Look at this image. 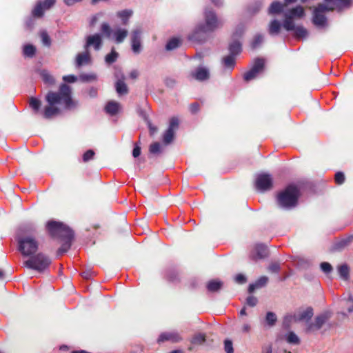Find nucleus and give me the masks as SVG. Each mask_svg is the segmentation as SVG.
<instances>
[{
    "label": "nucleus",
    "mask_w": 353,
    "mask_h": 353,
    "mask_svg": "<svg viewBox=\"0 0 353 353\" xmlns=\"http://www.w3.org/2000/svg\"><path fill=\"white\" fill-rule=\"evenodd\" d=\"M32 225L22 226L19 230L17 237L19 250L25 256H32L38 250L39 243L31 234L34 231Z\"/></svg>",
    "instance_id": "nucleus-2"
},
{
    "label": "nucleus",
    "mask_w": 353,
    "mask_h": 353,
    "mask_svg": "<svg viewBox=\"0 0 353 353\" xmlns=\"http://www.w3.org/2000/svg\"><path fill=\"white\" fill-rule=\"evenodd\" d=\"M305 14L304 9L301 6H296L284 12L285 19L283 21V26L288 30L294 29V19H300Z\"/></svg>",
    "instance_id": "nucleus-8"
},
{
    "label": "nucleus",
    "mask_w": 353,
    "mask_h": 353,
    "mask_svg": "<svg viewBox=\"0 0 353 353\" xmlns=\"http://www.w3.org/2000/svg\"><path fill=\"white\" fill-rule=\"evenodd\" d=\"M273 184L272 176L267 173L259 174L255 179V188L261 192H264L272 189Z\"/></svg>",
    "instance_id": "nucleus-10"
},
{
    "label": "nucleus",
    "mask_w": 353,
    "mask_h": 353,
    "mask_svg": "<svg viewBox=\"0 0 353 353\" xmlns=\"http://www.w3.org/2000/svg\"><path fill=\"white\" fill-rule=\"evenodd\" d=\"M352 241H353V236L352 235L349 236L347 238L342 239L339 242V246H340V248H343V247L347 245L349 243H350Z\"/></svg>",
    "instance_id": "nucleus-48"
},
{
    "label": "nucleus",
    "mask_w": 353,
    "mask_h": 353,
    "mask_svg": "<svg viewBox=\"0 0 353 353\" xmlns=\"http://www.w3.org/2000/svg\"><path fill=\"white\" fill-rule=\"evenodd\" d=\"M115 77L117 79L115 83L116 91L119 95L126 94L128 92V88L127 85L125 83V77L121 72H117L115 73Z\"/></svg>",
    "instance_id": "nucleus-16"
},
{
    "label": "nucleus",
    "mask_w": 353,
    "mask_h": 353,
    "mask_svg": "<svg viewBox=\"0 0 353 353\" xmlns=\"http://www.w3.org/2000/svg\"><path fill=\"white\" fill-rule=\"evenodd\" d=\"M246 302L248 305L254 307L257 303V299L253 296H250L247 298Z\"/></svg>",
    "instance_id": "nucleus-54"
},
{
    "label": "nucleus",
    "mask_w": 353,
    "mask_h": 353,
    "mask_svg": "<svg viewBox=\"0 0 353 353\" xmlns=\"http://www.w3.org/2000/svg\"><path fill=\"white\" fill-rule=\"evenodd\" d=\"M235 56L229 54L223 58V63L225 68H233L235 65Z\"/></svg>",
    "instance_id": "nucleus-31"
},
{
    "label": "nucleus",
    "mask_w": 353,
    "mask_h": 353,
    "mask_svg": "<svg viewBox=\"0 0 353 353\" xmlns=\"http://www.w3.org/2000/svg\"><path fill=\"white\" fill-rule=\"evenodd\" d=\"M276 321H277V318H276V314L274 312H268L266 314L265 321L269 326L272 327V326L274 325Z\"/></svg>",
    "instance_id": "nucleus-38"
},
{
    "label": "nucleus",
    "mask_w": 353,
    "mask_h": 353,
    "mask_svg": "<svg viewBox=\"0 0 353 353\" xmlns=\"http://www.w3.org/2000/svg\"><path fill=\"white\" fill-rule=\"evenodd\" d=\"M205 341V336L204 334H196L192 339L191 343L194 345H201Z\"/></svg>",
    "instance_id": "nucleus-37"
},
{
    "label": "nucleus",
    "mask_w": 353,
    "mask_h": 353,
    "mask_svg": "<svg viewBox=\"0 0 353 353\" xmlns=\"http://www.w3.org/2000/svg\"><path fill=\"white\" fill-rule=\"evenodd\" d=\"M133 11L130 9H125L117 12V16L121 19L123 25L128 23L129 19L132 17Z\"/></svg>",
    "instance_id": "nucleus-23"
},
{
    "label": "nucleus",
    "mask_w": 353,
    "mask_h": 353,
    "mask_svg": "<svg viewBox=\"0 0 353 353\" xmlns=\"http://www.w3.org/2000/svg\"><path fill=\"white\" fill-rule=\"evenodd\" d=\"M264 41V37L261 34H256L250 43V46L252 49H256L261 46Z\"/></svg>",
    "instance_id": "nucleus-30"
},
{
    "label": "nucleus",
    "mask_w": 353,
    "mask_h": 353,
    "mask_svg": "<svg viewBox=\"0 0 353 353\" xmlns=\"http://www.w3.org/2000/svg\"><path fill=\"white\" fill-rule=\"evenodd\" d=\"M90 61V57L88 52H85L83 53H79L77 55L76 57V65L77 67H80L85 64H88Z\"/></svg>",
    "instance_id": "nucleus-22"
},
{
    "label": "nucleus",
    "mask_w": 353,
    "mask_h": 353,
    "mask_svg": "<svg viewBox=\"0 0 353 353\" xmlns=\"http://www.w3.org/2000/svg\"><path fill=\"white\" fill-rule=\"evenodd\" d=\"M264 65V59L260 58L256 59L252 68L244 74L243 78L245 81H250L255 79L259 73L262 72Z\"/></svg>",
    "instance_id": "nucleus-11"
},
{
    "label": "nucleus",
    "mask_w": 353,
    "mask_h": 353,
    "mask_svg": "<svg viewBox=\"0 0 353 353\" xmlns=\"http://www.w3.org/2000/svg\"><path fill=\"white\" fill-rule=\"evenodd\" d=\"M262 353H272V348L270 345H266L263 348Z\"/></svg>",
    "instance_id": "nucleus-62"
},
{
    "label": "nucleus",
    "mask_w": 353,
    "mask_h": 353,
    "mask_svg": "<svg viewBox=\"0 0 353 353\" xmlns=\"http://www.w3.org/2000/svg\"><path fill=\"white\" fill-rule=\"evenodd\" d=\"M223 283L218 280H212L208 282L207 288L210 292H216L221 288Z\"/></svg>",
    "instance_id": "nucleus-29"
},
{
    "label": "nucleus",
    "mask_w": 353,
    "mask_h": 353,
    "mask_svg": "<svg viewBox=\"0 0 353 353\" xmlns=\"http://www.w3.org/2000/svg\"><path fill=\"white\" fill-rule=\"evenodd\" d=\"M118 55V53L112 50L110 54L105 56V61L108 64L112 63L117 60Z\"/></svg>",
    "instance_id": "nucleus-40"
},
{
    "label": "nucleus",
    "mask_w": 353,
    "mask_h": 353,
    "mask_svg": "<svg viewBox=\"0 0 353 353\" xmlns=\"http://www.w3.org/2000/svg\"><path fill=\"white\" fill-rule=\"evenodd\" d=\"M44 9L42 1L38 2L32 10V15L35 17H41L43 14Z\"/></svg>",
    "instance_id": "nucleus-33"
},
{
    "label": "nucleus",
    "mask_w": 353,
    "mask_h": 353,
    "mask_svg": "<svg viewBox=\"0 0 353 353\" xmlns=\"http://www.w3.org/2000/svg\"><path fill=\"white\" fill-rule=\"evenodd\" d=\"M235 281L238 283H244L246 281V278L243 274H239L235 276Z\"/></svg>",
    "instance_id": "nucleus-56"
},
{
    "label": "nucleus",
    "mask_w": 353,
    "mask_h": 353,
    "mask_svg": "<svg viewBox=\"0 0 353 353\" xmlns=\"http://www.w3.org/2000/svg\"><path fill=\"white\" fill-rule=\"evenodd\" d=\"M41 37L42 42L44 45L50 46V39L46 32H42L41 33Z\"/></svg>",
    "instance_id": "nucleus-50"
},
{
    "label": "nucleus",
    "mask_w": 353,
    "mask_h": 353,
    "mask_svg": "<svg viewBox=\"0 0 353 353\" xmlns=\"http://www.w3.org/2000/svg\"><path fill=\"white\" fill-rule=\"evenodd\" d=\"M42 80L48 85H53L54 83V79L46 70H42L40 73Z\"/></svg>",
    "instance_id": "nucleus-32"
},
{
    "label": "nucleus",
    "mask_w": 353,
    "mask_h": 353,
    "mask_svg": "<svg viewBox=\"0 0 353 353\" xmlns=\"http://www.w3.org/2000/svg\"><path fill=\"white\" fill-rule=\"evenodd\" d=\"M182 340L180 334L176 331L165 332L160 334L157 339L159 343L165 341H170L172 343H178Z\"/></svg>",
    "instance_id": "nucleus-15"
},
{
    "label": "nucleus",
    "mask_w": 353,
    "mask_h": 353,
    "mask_svg": "<svg viewBox=\"0 0 353 353\" xmlns=\"http://www.w3.org/2000/svg\"><path fill=\"white\" fill-rule=\"evenodd\" d=\"M141 34L142 30L140 28L134 29L131 33L132 50L135 54H139L141 50Z\"/></svg>",
    "instance_id": "nucleus-14"
},
{
    "label": "nucleus",
    "mask_w": 353,
    "mask_h": 353,
    "mask_svg": "<svg viewBox=\"0 0 353 353\" xmlns=\"http://www.w3.org/2000/svg\"><path fill=\"white\" fill-rule=\"evenodd\" d=\"M338 272L340 277L344 280L347 281L349 279V268L347 265L343 264L338 267Z\"/></svg>",
    "instance_id": "nucleus-28"
},
{
    "label": "nucleus",
    "mask_w": 353,
    "mask_h": 353,
    "mask_svg": "<svg viewBox=\"0 0 353 353\" xmlns=\"http://www.w3.org/2000/svg\"><path fill=\"white\" fill-rule=\"evenodd\" d=\"M281 26V23L277 19L271 21L268 28L269 34L273 36L277 35L280 32Z\"/></svg>",
    "instance_id": "nucleus-21"
},
{
    "label": "nucleus",
    "mask_w": 353,
    "mask_h": 353,
    "mask_svg": "<svg viewBox=\"0 0 353 353\" xmlns=\"http://www.w3.org/2000/svg\"><path fill=\"white\" fill-rule=\"evenodd\" d=\"M88 94L90 97H95L97 95V89L94 88H91L88 90Z\"/></svg>",
    "instance_id": "nucleus-58"
},
{
    "label": "nucleus",
    "mask_w": 353,
    "mask_h": 353,
    "mask_svg": "<svg viewBox=\"0 0 353 353\" xmlns=\"http://www.w3.org/2000/svg\"><path fill=\"white\" fill-rule=\"evenodd\" d=\"M268 270L273 273H277L280 270V265L277 263H272L269 265Z\"/></svg>",
    "instance_id": "nucleus-52"
},
{
    "label": "nucleus",
    "mask_w": 353,
    "mask_h": 353,
    "mask_svg": "<svg viewBox=\"0 0 353 353\" xmlns=\"http://www.w3.org/2000/svg\"><path fill=\"white\" fill-rule=\"evenodd\" d=\"M94 155V152L92 150H89L87 152H85L83 156V161L86 162L89 160L92 159Z\"/></svg>",
    "instance_id": "nucleus-51"
},
{
    "label": "nucleus",
    "mask_w": 353,
    "mask_h": 353,
    "mask_svg": "<svg viewBox=\"0 0 353 353\" xmlns=\"http://www.w3.org/2000/svg\"><path fill=\"white\" fill-rule=\"evenodd\" d=\"M161 151V145L158 142H155L150 145V152L152 154H157Z\"/></svg>",
    "instance_id": "nucleus-46"
},
{
    "label": "nucleus",
    "mask_w": 353,
    "mask_h": 353,
    "mask_svg": "<svg viewBox=\"0 0 353 353\" xmlns=\"http://www.w3.org/2000/svg\"><path fill=\"white\" fill-rule=\"evenodd\" d=\"M121 105L116 101H110L105 105V110L110 115H115L120 110Z\"/></svg>",
    "instance_id": "nucleus-24"
},
{
    "label": "nucleus",
    "mask_w": 353,
    "mask_h": 353,
    "mask_svg": "<svg viewBox=\"0 0 353 353\" xmlns=\"http://www.w3.org/2000/svg\"><path fill=\"white\" fill-rule=\"evenodd\" d=\"M50 263L51 260L50 258L43 253L32 256L24 261V265L26 268L39 272H43L47 270Z\"/></svg>",
    "instance_id": "nucleus-7"
},
{
    "label": "nucleus",
    "mask_w": 353,
    "mask_h": 353,
    "mask_svg": "<svg viewBox=\"0 0 353 353\" xmlns=\"http://www.w3.org/2000/svg\"><path fill=\"white\" fill-rule=\"evenodd\" d=\"M63 80L68 83H74L77 80V77L73 74L63 77Z\"/></svg>",
    "instance_id": "nucleus-53"
},
{
    "label": "nucleus",
    "mask_w": 353,
    "mask_h": 353,
    "mask_svg": "<svg viewBox=\"0 0 353 353\" xmlns=\"http://www.w3.org/2000/svg\"><path fill=\"white\" fill-rule=\"evenodd\" d=\"M80 79L83 81H91L97 79V76L94 74H82L80 75Z\"/></svg>",
    "instance_id": "nucleus-44"
},
{
    "label": "nucleus",
    "mask_w": 353,
    "mask_h": 353,
    "mask_svg": "<svg viewBox=\"0 0 353 353\" xmlns=\"http://www.w3.org/2000/svg\"><path fill=\"white\" fill-rule=\"evenodd\" d=\"M285 6H286L285 3L283 4L279 1H274L268 9V13L269 14H279L283 12Z\"/></svg>",
    "instance_id": "nucleus-25"
},
{
    "label": "nucleus",
    "mask_w": 353,
    "mask_h": 353,
    "mask_svg": "<svg viewBox=\"0 0 353 353\" xmlns=\"http://www.w3.org/2000/svg\"><path fill=\"white\" fill-rule=\"evenodd\" d=\"M181 41L177 38H172L168 41L166 44L165 48L167 50H172L179 46Z\"/></svg>",
    "instance_id": "nucleus-35"
},
{
    "label": "nucleus",
    "mask_w": 353,
    "mask_h": 353,
    "mask_svg": "<svg viewBox=\"0 0 353 353\" xmlns=\"http://www.w3.org/2000/svg\"><path fill=\"white\" fill-rule=\"evenodd\" d=\"M299 190L294 185H290L279 193L277 202L280 207L285 209L294 208L297 204Z\"/></svg>",
    "instance_id": "nucleus-5"
},
{
    "label": "nucleus",
    "mask_w": 353,
    "mask_h": 353,
    "mask_svg": "<svg viewBox=\"0 0 353 353\" xmlns=\"http://www.w3.org/2000/svg\"><path fill=\"white\" fill-rule=\"evenodd\" d=\"M334 179L336 183L342 184L345 181L344 174L341 172L336 173Z\"/></svg>",
    "instance_id": "nucleus-49"
},
{
    "label": "nucleus",
    "mask_w": 353,
    "mask_h": 353,
    "mask_svg": "<svg viewBox=\"0 0 353 353\" xmlns=\"http://www.w3.org/2000/svg\"><path fill=\"white\" fill-rule=\"evenodd\" d=\"M35 48L32 45H26L23 48V54L25 56L32 57L35 53Z\"/></svg>",
    "instance_id": "nucleus-41"
},
{
    "label": "nucleus",
    "mask_w": 353,
    "mask_h": 353,
    "mask_svg": "<svg viewBox=\"0 0 353 353\" xmlns=\"http://www.w3.org/2000/svg\"><path fill=\"white\" fill-rule=\"evenodd\" d=\"M250 329H251V327L248 323H245L242 326V332H243L248 333V332H249L250 331Z\"/></svg>",
    "instance_id": "nucleus-64"
},
{
    "label": "nucleus",
    "mask_w": 353,
    "mask_h": 353,
    "mask_svg": "<svg viewBox=\"0 0 353 353\" xmlns=\"http://www.w3.org/2000/svg\"><path fill=\"white\" fill-rule=\"evenodd\" d=\"M332 313L330 311H325L316 316L314 321L308 324L307 330L309 332L319 330L331 318Z\"/></svg>",
    "instance_id": "nucleus-12"
},
{
    "label": "nucleus",
    "mask_w": 353,
    "mask_h": 353,
    "mask_svg": "<svg viewBox=\"0 0 353 353\" xmlns=\"http://www.w3.org/2000/svg\"><path fill=\"white\" fill-rule=\"evenodd\" d=\"M55 1L56 0H44V1L42 2L44 9H50L52 6H54Z\"/></svg>",
    "instance_id": "nucleus-55"
},
{
    "label": "nucleus",
    "mask_w": 353,
    "mask_h": 353,
    "mask_svg": "<svg viewBox=\"0 0 353 353\" xmlns=\"http://www.w3.org/2000/svg\"><path fill=\"white\" fill-rule=\"evenodd\" d=\"M292 30L294 31L295 36L299 39L305 38L307 35V32L306 29H305L302 26L296 27L294 26V29H293Z\"/></svg>",
    "instance_id": "nucleus-36"
},
{
    "label": "nucleus",
    "mask_w": 353,
    "mask_h": 353,
    "mask_svg": "<svg viewBox=\"0 0 353 353\" xmlns=\"http://www.w3.org/2000/svg\"><path fill=\"white\" fill-rule=\"evenodd\" d=\"M102 44L101 37L99 34L88 36L87 37L85 48L93 46L94 49L99 50Z\"/></svg>",
    "instance_id": "nucleus-19"
},
{
    "label": "nucleus",
    "mask_w": 353,
    "mask_h": 353,
    "mask_svg": "<svg viewBox=\"0 0 353 353\" xmlns=\"http://www.w3.org/2000/svg\"><path fill=\"white\" fill-rule=\"evenodd\" d=\"M340 305L343 309L345 308L347 310V313L343 310L338 313V315H342L343 317L347 316V314L353 312V296L351 294H348L347 298H343L341 300Z\"/></svg>",
    "instance_id": "nucleus-17"
},
{
    "label": "nucleus",
    "mask_w": 353,
    "mask_h": 353,
    "mask_svg": "<svg viewBox=\"0 0 353 353\" xmlns=\"http://www.w3.org/2000/svg\"><path fill=\"white\" fill-rule=\"evenodd\" d=\"M128 34V31L120 27H117L112 30V36L110 39H112L116 43H121Z\"/></svg>",
    "instance_id": "nucleus-18"
},
{
    "label": "nucleus",
    "mask_w": 353,
    "mask_h": 353,
    "mask_svg": "<svg viewBox=\"0 0 353 353\" xmlns=\"http://www.w3.org/2000/svg\"><path fill=\"white\" fill-rule=\"evenodd\" d=\"M140 154H141V148L139 146H138L137 145H136L133 149L132 155L134 158H137L140 155Z\"/></svg>",
    "instance_id": "nucleus-57"
},
{
    "label": "nucleus",
    "mask_w": 353,
    "mask_h": 353,
    "mask_svg": "<svg viewBox=\"0 0 353 353\" xmlns=\"http://www.w3.org/2000/svg\"><path fill=\"white\" fill-rule=\"evenodd\" d=\"M47 228L50 235L54 238H59L63 243L58 250L59 254L67 252L70 248L71 241L73 238V232L63 223L54 221H48Z\"/></svg>",
    "instance_id": "nucleus-3"
},
{
    "label": "nucleus",
    "mask_w": 353,
    "mask_h": 353,
    "mask_svg": "<svg viewBox=\"0 0 353 353\" xmlns=\"http://www.w3.org/2000/svg\"><path fill=\"white\" fill-rule=\"evenodd\" d=\"M199 110V105L197 103H192L190 106V110L192 113H196Z\"/></svg>",
    "instance_id": "nucleus-59"
},
{
    "label": "nucleus",
    "mask_w": 353,
    "mask_h": 353,
    "mask_svg": "<svg viewBox=\"0 0 353 353\" xmlns=\"http://www.w3.org/2000/svg\"><path fill=\"white\" fill-rule=\"evenodd\" d=\"M230 54L233 56L238 55L241 52V44L239 41H233L229 45Z\"/></svg>",
    "instance_id": "nucleus-27"
},
{
    "label": "nucleus",
    "mask_w": 353,
    "mask_h": 353,
    "mask_svg": "<svg viewBox=\"0 0 353 353\" xmlns=\"http://www.w3.org/2000/svg\"><path fill=\"white\" fill-rule=\"evenodd\" d=\"M101 32L108 38H110L112 36V30L110 29V26L107 23H103L101 24Z\"/></svg>",
    "instance_id": "nucleus-42"
},
{
    "label": "nucleus",
    "mask_w": 353,
    "mask_h": 353,
    "mask_svg": "<svg viewBox=\"0 0 353 353\" xmlns=\"http://www.w3.org/2000/svg\"><path fill=\"white\" fill-rule=\"evenodd\" d=\"M99 16H101V13H99V14L94 15V17H92V19L90 21V25L91 26H94L97 23Z\"/></svg>",
    "instance_id": "nucleus-63"
},
{
    "label": "nucleus",
    "mask_w": 353,
    "mask_h": 353,
    "mask_svg": "<svg viewBox=\"0 0 353 353\" xmlns=\"http://www.w3.org/2000/svg\"><path fill=\"white\" fill-rule=\"evenodd\" d=\"M320 268L322 272H323L325 274H328L330 272H332L333 268L331 264H330L327 262H323L320 264Z\"/></svg>",
    "instance_id": "nucleus-43"
},
{
    "label": "nucleus",
    "mask_w": 353,
    "mask_h": 353,
    "mask_svg": "<svg viewBox=\"0 0 353 353\" xmlns=\"http://www.w3.org/2000/svg\"><path fill=\"white\" fill-rule=\"evenodd\" d=\"M334 9V6H329L323 3H320L314 9L313 13V23L319 27H323L326 26L327 19L325 17V12L331 11Z\"/></svg>",
    "instance_id": "nucleus-9"
},
{
    "label": "nucleus",
    "mask_w": 353,
    "mask_h": 353,
    "mask_svg": "<svg viewBox=\"0 0 353 353\" xmlns=\"http://www.w3.org/2000/svg\"><path fill=\"white\" fill-rule=\"evenodd\" d=\"M192 76L198 81H204L209 78L210 74L207 68L199 67L192 72Z\"/></svg>",
    "instance_id": "nucleus-20"
},
{
    "label": "nucleus",
    "mask_w": 353,
    "mask_h": 353,
    "mask_svg": "<svg viewBox=\"0 0 353 353\" xmlns=\"http://www.w3.org/2000/svg\"><path fill=\"white\" fill-rule=\"evenodd\" d=\"M30 108L36 112H39L40 108H41V101L34 97L30 98Z\"/></svg>",
    "instance_id": "nucleus-39"
},
{
    "label": "nucleus",
    "mask_w": 353,
    "mask_h": 353,
    "mask_svg": "<svg viewBox=\"0 0 353 353\" xmlns=\"http://www.w3.org/2000/svg\"><path fill=\"white\" fill-rule=\"evenodd\" d=\"M222 26V22L219 20L216 14L211 10H206L205 12V24L199 25L194 31L189 35V39L201 42L203 41V34L209 32H212Z\"/></svg>",
    "instance_id": "nucleus-4"
},
{
    "label": "nucleus",
    "mask_w": 353,
    "mask_h": 353,
    "mask_svg": "<svg viewBox=\"0 0 353 353\" xmlns=\"http://www.w3.org/2000/svg\"><path fill=\"white\" fill-rule=\"evenodd\" d=\"M179 127V120L177 118L172 117L170 120L169 127L163 136V141L165 144L170 143L174 137V132Z\"/></svg>",
    "instance_id": "nucleus-13"
},
{
    "label": "nucleus",
    "mask_w": 353,
    "mask_h": 353,
    "mask_svg": "<svg viewBox=\"0 0 353 353\" xmlns=\"http://www.w3.org/2000/svg\"><path fill=\"white\" fill-rule=\"evenodd\" d=\"M268 256V250L265 245L263 244L256 245L255 247L254 258L263 259Z\"/></svg>",
    "instance_id": "nucleus-26"
},
{
    "label": "nucleus",
    "mask_w": 353,
    "mask_h": 353,
    "mask_svg": "<svg viewBox=\"0 0 353 353\" xmlns=\"http://www.w3.org/2000/svg\"><path fill=\"white\" fill-rule=\"evenodd\" d=\"M167 276L170 281H174L176 280V274L174 272H172L168 273Z\"/></svg>",
    "instance_id": "nucleus-61"
},
{
    "label": "nucleus",
    "mask_w": 353,
    "mask_h": 353,
    "mask_svg": "<svg viewBox=\"0 0 353 353\" xmlns=\"http://www.w3.org/2000/svg\"><path fill=\"white\" fill-rule=\"evenodd\" d=\"M268 281V278L265 276H261L256 282V285H257V287L259 288L265 285L266 283Z\"/></svg>",
    "instance_id": "nucleus-47"
},
{
    "label": "nucleus",
    "mask_w": 353,
    "mask_h": 353,
    "mask_svg": "<svg viewBox=\"0 0 353 353\" xmlns=\"http://www.w3.org/2000/svg\"><path fill=\"white\" fill-rule=\"evenodd\" d=\"M224 350L226 353H233L234 352L232 343L230 340H228V339L225 340Z\"/></svg>",
    "instance_id": "nucleus-45"
},
{
    "label": "nucleus",
    "mask_w": 353,
    "mask_h": 353,
    "mask_svg": "<svg viewBox=\"0 0 353 353\" xmlns=\"http://www.w3.org/2000/svg\"><path fill=\"white\" fill-rule=\"evenodd\" d=\"M285 339L288 343H291V344L296 345L300 343L299 338L293 332H288L285 336Z\"/></svg>",
    "instance_id": "nucleus-34"
},
{
    "label": "nucleus",
    "mask_w": 353,
    "mask_h": 353,
    "mask_svg": "<svg viewBox=\"0 0 353 353\" xmlns=\"http://www.w3.org/2000/svg\"><path fill=\"white\" fill-rule=\"evenodd\" d=\"M46 100L48 103L43 112L46 119L59 115L63 109L72 110L78 106V102L72 98L71 88L65 83L60 85L59 92H49L46 96Z\"/></svg>",
    "instance_id": "nucleus-1"
},
{
    "label": "nucleus",
    "mask_w": 353,
    "mask_h": 353,
    "mask_svg": "<svg viewBox=\"0 0 353 353\" xmlns=\"http://www.w3.org/2000/svg\"><path fill=\"white\" fill-rule=\"evenodd\" d=\"M314 314L313 309L308 307L305 309H299L293 314H288L283 319V326L289 329L293 323L305 322L307 323Z\"/></svg>",
    "instance_id": "nucleus-6"
},
{
    "label": "nucleus",
    "mask_w": 353,
    "mask_h": 353,
    "mask_svg": "<svg viewBox=\"0 0 353 353\" xmlns=\"http://www.w3.org/2000/svg\"><path fill=\"white\" fill-rule=\"evenodd\" d=\"M139 74V72L137 70H134L130 72L129 77L132 79H135L138 77Z\"/></svg>",
    "instance_id": "nucleus-60"
}]
</instances>
